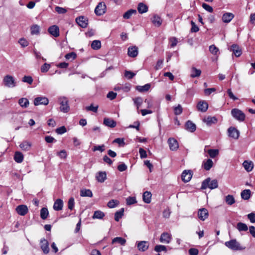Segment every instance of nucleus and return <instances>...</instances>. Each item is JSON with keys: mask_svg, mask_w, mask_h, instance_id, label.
<instances>
[{"mask_svg": "<svg viewBox=\"0 0 255 255\" xmlns=\"http://www.w3.org/2000/svg\"><path fill=\"white\" fill-rule=\"evenodd\" d=\"M60 107V111L63 113H67L70 110L67 99L64 97H60L58 99Z\"/></svg>", "mask_w": 255, "mask_h": 255, "instance_id": "4", "label": "nucleus"}, {"mask_svg": "<svg viewBox=\"0 0 255 255\" xmlns=\"http://www.w3.org/2000/svg\"><path fill=\"white\" fill-rule=\"evenodd\" d=\"M154 251L156 252L159 253L162 251H166V248L165 246L163 245H156L154 247Z\"/></svg>", "mask_w": 255, "mask_h": 255, "instance_id": "52", "label": "nucleus"}, {"mask_svg": "<svg viewBox=\"0 0 255 255\" xmlns=\"http://www.w3.org/2000/svg\"><path fill=\"white\" fill-rule=\"evenodd\" d=\"M151 21L153 24L157 27L160 26L162 22L160 17L157 15H154L151 18Z\"/></svg>", "mask_w": 255, "mask_h": 255, "instance_id": "29", "label": "nucleus"}, {"mask_svg": "<svg viewBox=\"0 0 255 255\" xmlns=\"http://www.w3.org/2000/svg\"><path fill=\"white\" fill-rule=\"evenodd\" d=\"M201 73V71L199 69H197L195 67H193L191 69V77L195 78L199 77Z\"/></svg>", "mask_w": 255, "mask_h": 255, "instance_id": "43", "label": "nucleus"}, {"mask_svg": "<svg viewBox=\"0 0 255 255\" xmlns=\"http://www.w3.org/2000/svg\"><path fill=\"white\" fill-rule=\"evenodd\" d=\"M185 128L190 132H194L196 129V126L192 122L188 121L185 124Z\"/></svg>", "mask_w": 255, "mask_h": 255, "instance_id": "25", "label": "nucleus"}, {"mask_svg": "<svg viewBox=\"0 0 255 255\" xmlns=\"http://www.w3.org/2000/svg\"><path fill=\"white\" fill-rule=\"evenodd\" d=\"M127 204L130 205L136 203V198L134 197H128L126 199Z\"/></svg>", "mask_w": 255, "mask_h": 255, "instance_id": "56", "label": "nucleus"}, {"mask_svg": "<svg viewBox=\"0 0 255 255\" xmlns=\"http://www.w3.org/2000/svg\"><path fill=\"white\" fill-rule=\"evenodd\" d=\"M101 46V43L99 40H94L91 43V47L95 50L99 49Z\"/></svg>", "mask_w": 255, "mask_h": 255, "instance_id": "46", "label": "nucleus"}, {"mask_svg": "<svg viewBox=\"0 0 255 255\" xmlns=\"http://www.w3.org/2000/svg\"><path fill=\"white\" fill-rule=\"evenodd\" d=\"M202 7L208 12H212L213 11L212 7L207 4V3H203L202 4Z\"/></svg>", "mask_w": 255, "mask_h": 255, "instance_id": "63", "label": "nucleus"}, {"mask_svg": "<svg viewBox=\"0 0 255 255\" xmlns=\"http://www.w3.org/2000/svg\"><path fill=\"white\" fill-rule=\"evenodd\" d=\"M168 143L169 148L171 150L176 151L179 148V144L176 139L174 138L170 137L168 139Z\"/></svg>", "mask_w": 255, "mask_h": 255, "instance_id": "8", "label": "nucleus"}, {"mask_svg": "<svg viewBox=\"0 0 255 255\" xmlns=\"http://www.w3.org/2000/svg\"><path fill=\"white\" fill-rule=\"evenodd\" d=\"M56 132L59 134H62L66 132V129L65 127L62 126L57 128L56 129Z\"/></svg>", "mask_w": 255, "mask_h": 255, "instance_id": "61", "label": "nucleus"}, {"mask_svg": "<svg viewBox=\"0 0 255 255\" xmlns=\"http://www.w3.org/2000/svg\"><path fill=\"white\" fill-rule=\"evenodd\" d=\"M96 177L98 182L102 183L106 179L107 175L105 172L101 171L97 173Z\"/></svg>", "mask_w": 255, "mask_h": 255, "instance_id": "26", "label": "nucleus"}, {"mask_svg": "<svg viewBox=\"0 0 255 255\" xmlns=\"http://www.w3.org/2000/svg\"><path fill=\"white\" fill-rule=\"evenodd\" d=\"M3 83L4 86L12 88L16 86V82L13 77L11 75H5L3 79Z\"/></svg>", "mask_w": 255, "mask_h": 255, "instance_id": "3", "label": "nucleus"}, {"mask_svg": "<svg viewBox=\"0 0 255 255\" xmlns=\"http://www.w3.org/2000/svg\"><path fill=\"white\" fill-rule=\"evenodd\" d=\"M182 108L181 106L179 104L177 107L174 108V114L176 115H179L182 113Z\"/></svg>", "mask_w": 255, "mask_h": 255, "instance_id": "54", "label": "nucleus"}, {"mask_svg": "<svg viewBox=\"0 0 255 255\" xmlns=\"http://www.w3.org/2000/svg\"><path fill=\"white\" fill-rule=\"evenodd\" d=\"M203 121L208 125L211 126L212 124H216L217 122V119L215 117L209 116L204 119Z\"/></svg>", "mask_w": 255, "mask_h": 255, "instance_id": "27", "label": "nucleus"}, {"mask_svg": "<svg viewBox=\"0 0 255 255\" xmlns=\"http://www.w3.org/2000/svg\"><path fill=\"white\" fill-rule=\"evenodd\" d=\"M18 42L20 44V45L23 47H26L28 45V41L23 38H20Z\"/></svg>", "mask_w": 255, "mask_h": 255, "instance_id": "58", "label": "nucleus"}, {"mask_svg": "<svg viewBox=\"0 0 255 255\" xmlns=\"http://www.w3.org/2000/svg\"><path fill=\"white\" fill-rule=\"evenodd\" d=\"M49 215V212L46 208H42L40 210V217L43 220H45Z\"/></svg>", "mask_w": 255, "mask_h": 255, "instance_id": "39", "label": "nucleus"}, {"mask_svg": "<svg viewBox=\"0 0 255 255\" xmlns=\"http://www.w3.org/2000/svg\"><path fill=\"white\" fill-rule=\"evenodd\" d=\"M93 150L94 151H95L96 150H99L102 152L105 150V145L102 144L101 145L94 146Z\"/></svg>", "mask_w": 255, "mask_h": 255, "instance_id": "60", "label": "nucleus"}, {"mask_svg": "<svg viewBox=\"0 0 255 255\" xmlns=\"http://www.w3.org/2000/svg\"><path fill=\"white\" fill-rule=\"evenodd\" d=\"M98 106H94L93 104H91L90 106L86 107V110L87 111H92L94 113H97L98 111Z\"/></svg>", "mask_w": 255, "mask_h": 255, "instance_id": "50", "label": "nucleus"}, {"mask_svg": "<svg viewBox=\"0 0 255 255\" xmlns=\"http://www.w3.org/2000/svg\"><path fill=\"white\" fill-rule=\"evenodd\" d=\"M105 216V214L101 211L98 210L95 211L93 216V219H102Z\"/></svg>", "mask_w": 255, "mask_h": 255, "instance_id": "40", "label": "nucleus"}, {"mask_svg": "<svg viewBox=\"0 0 255 255\" xmlns=\"http://www.w3.org/2000/svg\"><path fill=\"white\" fill-rule=\"evenodd\" d=\"M137 12L135 9H130L126 11L123 15V17L125 19H128L131 17L133 14H136Z\"/></svg>", "mask_w": 255, "mask_h": 255, "instance_id": "34", "label": "nucleus"}, {"mask_svg": "<svg viewBox=\"0 0 255 255\" xmlns=\"http://www.w3.org/2000/svg\"><path fill=\"white\" fill-rule=\"evenodd\" d=\"M119 204V202L117 200H112L110 201L107 204V206L110 208H113L116 207Z\"/></svg>", "mask_w": 255, "mask_h": 255, "instance_id": "49", "label": "nucleus"}, {"mask_svg": "<svg viewBox=\"0 0 255 255\" xmlns=\"http://www.w3.org/2000/svg\"><path fill=\"white\" fill-rule=\"evenodd\" d=\"M75 206V201L73 197H71L68 202V208L69 209L72 210L73 209Z\"/></svg>", "mask_w": 255, "mask_h": 255, "instance_id": "53", "label": "nucleus"}, {"mask_svg": "<svg viewBox=\"0 0 255 255\" xmlns=\"http://www.w3.org/2000/svg\"><path fill=\"white\" fill-rule=\"evenodd\" d=\"M20 147L22 150H28L30 148L31 144L29 142L24 141L19 145Z\"/></svg>", "mask_w": 255, "mask_h": 255, "instance_id": "48", "label": "nucleus"}, {"mask_svg": "<svg viewBox=\"0 0 255 255\" xmlns=\"http://www.w3.org/2000/svg\"><path fill=\"white\" fill-rule=\"evenodd\" d=\"M208 107V105L205 101H200L197 105V108L199 111L202 112H206Z\"/></svg>", "mask_w": 255, "mask_h": 255, "instance_id": "23", "label": "nucleus"}, {"mask_svg": "<svg viewBox=\"0 0 255 255\" xmlns=\"http://www.w3.org/2000/svg\"><path fill=\"white\" fill-rule=\"evenodd\" d=\"M14 159L17 163H21L23 160V155L21 152L16 151L14 155Z\"/></svg>", "mask_w": 255, "mask_h": 255, "instance_id": "32", "label": "nucleus"}, {"mask_svg": "<svg viewBox=\"0 0 255 255\" xmlns=\"http://www.w3.org/2000/svg\"><path fill=\"white\" fill-rule=\"evenodd\" d=\"M192 176L191 170H185L182 173L181 178L184 182H188L191 179Z\"/></svg>", "mask_w": 255, "mask_h": 255, "instance_id": "15", "label": "nucleus"}, {"mask_svg": "<svg viewBox=\"0 0 255 255\" xmlns=\"http://www.w3.org/2000/svg\"><path fill=\"white\" fill-rule=\"evenodd\" d=\"M65 57L67 60H73L76 58V54L75 52H72L67 54Z\"/></svg>", "mask_w": 255, "mask_h": 255, "instance_id": "57", "label": "nucleus"}, {"mask_svg": "<svg viewBox=\"0 0 255 255\" xmlns=\"http://www.w3.org/2000/svg\"><path fill=\"white\" fill-rule=\"evenodd\" d=\"M209 154L211 158L216 157L219 154V150L216 149H210L206 151Z\"/></svg>", "mask_w": 255, "mask_h": 255, "instance_id": "38", "label": "nucleus"}, {"mask_svg": "<svg viewBox=\"0 0 255 255\" xmlns=\"http://www.w3.org/2000/svg\"><path fill=\"white\" fill-rule=\"evenodd\" d=\"M150 88V84H146L144 86H137L136 89L140 92H144L148 91Z\"/></svg>", "mask_w": 255, "mask_h": 255, "instance_id": "36", "label": "nucleus"}, {"mask_svg": "<svg viewBox=\"0 0 255 255\" xmlns=\"http://www.w3.org/2000/svg\"><path fill=\"white\" fill-rule=\"evenodd\" d=\"M225 201L227 204L229 205H232L235 202L233 196L231 195H228L226 197Z\"/></svg>", "mask_w": 255, "mask_h": 255, "instance_id": "45", "label": "nucleus"}, {"mask_svg": "<svg viewBox=\"0 0 255 255\" xmlns=\"http://www.w3.org/2000/svg\"><path fill=\"white\" fill-rule=\"evenodd\" d=\"M135 75V73L130 71L126 70L125 72V76L128 79H132Z\"/></svg>", "mask_w": 255, "mask_h": 255, "instance_id": "55", "label": "nucleus"}, {"mask_svg": "<svg viewBox=\"0 0 255 255\" xmlns=\"http://www.w3.org/2000/svg\"><path fill=\"white\" fill-rule=\"evenodd\" d=\"M139 153L141 158H144L147 157L146 152L142 148H140L139 149Z\"/></svg>", "mask_w": 255, "mask_h": 255, "instance_id": "62", "label": "nucleus"}, {"mask_svg": "<svg viewBox=\"0 0 255 255\" xmlns=\"http://www.w3.org/2000/svg\"><path fill=\"white\" fill-rule=\"evenodd\" d=\"M225 245L233 251H240L245 249V248L241 246L240 244L238 242L236 239H233L229 241L226 242Z\"/></svg>", "mask_w": 255, "mask_h": 255, "instance_id": "2", "label": "nucleus"}, {"mask_svg": "<svg viewBox=\"0 0 255 255\" xmlns=\"http://www.w3.org/2000/svg\"><path fill=\"white\" fill-rule=\"evenodd\" d=\"M88 21V19L84 16H80L76 18L77 23L82 28L87 26Z\"/></svg>", "mask_w": 255, "mask_h": 255, "instance_id": "10", "label": "nucleus"}, {"mask_svg": "<svg viewBox=\"0 0 255 255\" xmlns=\"http://www.w3.org/2000/svg\"><path fill=\"white\" fill-rule=\"evenodd\" d=\"M236 228L239 232H245L248 231V226L246 224L243 223L242 222H239L237 223Z\"/></svg>", "mask_w": 255, "mask_h": 255, "instance_id": "35", "label": "nucleus"}, {"mask_svg": "<svg viewBox=\"0 0 255 255\" xmlns=\"http://www.w3.org/2000/svg\"><path fill=\"white\" fill-rule=\"evenodd\" d=\"M19 104L23 108H26L29 105V101L26 98H21L19 100Z\"/></svg>", "mask_w": 255, "mask_h": 255, "instance_id": "47", "label": "nucleus"}, {"mask_svg": "<svg viewBox=\"0 0 255 255\" xmlns=\"http://www.w3.org/2000/svg\"><path fill=\"white\" fill-rule=\"evenodd\" d=\"M248 218L251 223H255V214L254 213L249 214L248 215Z\"/></svg>", "mask_w": 255, "mask_h": 255, "instance_id": "64", "label": "nucleus"}, {"mask_svg": "<svg viewBox=\"0 0 255 255\" xmlns=\"http://www.w3.org/2000/svg\"><path fill=\"white\" fill-rule=\"evenodd\" d=\"M103 123L105 126L110 128H114L117 125L114 120L107 118H104Z\"/></svg>", "mask_w": 255, "mask_h": 255, "instance_id": "22", "label": "nucleus"}, {"mask_svg": "<svg viewBox=\"0 0 255 255\" xmlns=\"http://www.w3.org/2000/svg\"><path fill=\"white\" fill-rule=\"evenodd\" d=\"M50 67V64L44 63L41 67V71L42 72L44 73L48 71Z\"/></svg>", "mask_w": 255, "mask_h": 255, "instance_id": "59", "label": "nucleus"}, {"mask_svg": "<svg viewBox=\"0 0 255 255\" xmlns=\"http://www.w3.org/2000/svg\"><path fill=\"white\" fill-rule=\"evenodd\" d=\"M80 196L82 197H92L93 193L90 189H82L80 191Z\"/></svg>", "mask_w": 255, "mask_h": 255, "instance_id": "37", "label": "nucleus"}, {"mask_svg": "<svg viewBox=\"0 0 255 255\" xmlns=\"http://www.w3.org/2000/svg\"><path fill=\"white\" fill-rule=\"evenodd\" d=\"M213 165V162L210 159H208L203 161L202 163V167L203 168L207 170H209Z\"/></svg>", "mask_w": 255, "mask_h": 255, "instance_id": "19", "label": "nucleus"}, {"mask_svg": "<svg viewBox=\"0 0 255 255\" xmlns=\"http://www.w3.org/2000/svg\"><path fill=\"white\" fill-rule=\"evenodd\" d=\"M33 103L36 106L39 105L46 106L48 104L49 100L45 97H38L34 99Z\"/></svg>", "mask_w": 255, "mask_h": 255, "instance_id": "7", "label": "nucleus"}, {"mask_svg": "<svg viewBox=\"0 0 255 255\" xmlns=\"http://www.w3.org/2000/svg\"><path fill=\"white\" fill-rule=\"evenodd\" d=\"M48 32L50 34L55 37H57L59 35V29L57 26L52 25L49 27L48 29Z\"/></svg>", "mask_w": 255, "mask_h": 255, "instance_id": "17", "label": "nucleus"}, {"mask_svg": "<svg viewBox=\"0 0 255 255\" xmlns=\"http://www.w3.org/2000/svg\"><path fill=\"white\" fill-rule=\"evenodd\" d=\"M128 54L130 57H135L138 54V49L135 46L129 47L128 51Z\"/></svg>", "mask_w": 255, "mask_h": 255, "instance_id": "18", "label": "nucleus"}, {"mask_svg": "<svg viewBox=\"0 0 255 255\" xmlns=\"http://www.w3.org/2000/svg\"><path fill=\"white\" fill-rule=\"evenodd\" d=\"M251 191L249 189H246L241 193V197L244 200H248L250 198Z\"/></svg>", "mask_w": 255, "mask_h": 255, "instance_id": "42", "label": "nucleus"}, {"mask_svg": "<svg viewBox=\"0 0 255 255\" xmlns=\"http://www.w3.org/2000/svg\"><path fill=\"white\" fill-rule=\"evenodd\" d=\"M136 245L138 250L141 252H145L149 248V243L146 241L137 242Z\"/></svg>", "mask_w": 255, "mask_h": 255, "instance_id": "14", "label": "nucleus"}, {"mask_svg": "<svg viewBox=\"0 0 255 255\" xmlns=\"http://www.w3.org/2000/svg\"><path fill=\"white\" fill-rule=\"evenodd\" d=\"M15 210L18 214L21 216H24L28 212V208L27 206L24 205L18 206Z\"/></svg>", "mask_w": 255, "mask_h": 255, "instance_id": "16", "label": "nucleus"}, {"mask_svg": "<svg viewBox=\"0 0 255 255\" xmlns=\"http://www.w3.org/2000/svg\"><path fill=\"white\" fill-rule=\"evenodd\" d=\"M209 50L211 53L215 55H217L219 52V49L214 45L210 46Z\"/></svg>", "mask_w": 255, "mask_h": 255, "instance_id": "51", "label": "nucleus"}, {"mask_svg": "<svg viewBox=\"0 0 255 255\" xmlns=\"http://www.w3.org/2000/svg\"><path fill=\"white\" fill-rule=\"evenodd\" d=\"M228 135L234 139H238L239 137L240 132L235 128L230 127L228 129Z\"/></svg>", "mask_w": 255, "mask_h": 255, "instance_id": "11", "label": "nucleus"}, {"mask_svg": "<svg viewBox=\"0 0 255 255\" xmlns=\"http://www.w3.org/2000/svg\"><path fill=\"white\" fill-rule=\"evenodd\" d=\"M137 10L140 13H143L147 11L148 7L143 3H139L137 6Z\"/></svg>", "mask_w": 255, "mask_h": 255, "instance_id": "33", "label": "nucleus"}, {"mask_svg": "<svg viewBox=\"0 0 255 255\" xmlns=\"http://www.w3.org/2000/svg\"><path fill=\"white\" fill-rule=\"evenodd\" d=\"M234 17V15L231 12H226L223 14L222 20L225 23L230 22Z\"/></svg>", "mask_w": 255, "mask_h": 255, "instance_id": "21", "label": "nucleus"}, {"mask_svg": "<svg viewBox=\"0 0 255 255\" xmlns=\"http://www.w3.org/2000/svg\"><path fill=\"white\" fill-rule=\"evenodd\" d=\"M134 105L136 106L137 109H138L140 106L141 105L143 100L141 97H137L133 99Z\"/></svg>", "mask_w": 255, "mask_h": 255, "instance_id": "44", "label": "nucleus"}, {"mask_svg": "<svg viewBox=\"0 0 255 255\" xmlns=\"http://www.w3.org/2000/svg\"><path fill=\"white\" fill-rule=\"evenodd\" d=\"M126 243V240L122 237H116L112 240V244H118L122 246H125Z\"/></svg>", "mask_w": 255, "mask_h": 255, "instance_id": "28", "label": "nucleus"}, {"mask_svg": "<svg viewBox=\"0 0 255 255\" xmlns=\"http://www.w3.org/2000/svg\"><path fill=\"white\" fill-rule=\"evenodd\" d=\"M232 116L240 122H243L245 119V114L238 109H233L231 111Z\"/></svg>", "mask_w": 255, "mask_h": 255, "instance_id": "5", "label": "nucleus"}, {"mask_svg": "<svg viewBox=\"0 0 255 255\" xmlns=\"http://www.w3.org/2000/svg\"><path fill=\"white\" fill-rule=\"evenodd\" d=\"M231 50L236 57H239L242 54V50L240 47L237 44H233L231 47Z\"/></svg>", "mask_w": 255, "mask_h": 255, "instance_id": "24", "label": "nucleus"}, {"mask_svg": "<svg viewBox=\"0 0 255 255\" xmlns=\"http://www.w3.org/2000/svg\"><path fill=\"white\" fill-rule=\"evenodd\" d=\"M218 186V183L217 180L214 179L211 181L210 178H208L203 181L201 189H206L209 188L211 189H214L217 188Z\"/></svg>", "mask_w": 255, "mask_h": 255, "instance_id": "1", "label": "nucleus"}, {"mask_svg": "<svg viewBox=\"0 0 255 255\" xmlns=\"http://www.w3.org/2000/svg\"><path fill=\"white\" fill-rule=\"evenodd\" d=\"M106 11V5L104 2H99L95 9V13L97 15H103Z\"/></svg>", "mask_w": 255, "mask_h": 255, "instance_id": "6", "label": "nucleus"}, {"mask_svg": "<svg viewBox=\"0 0 255 255\" xmlns=\"http://www.w3.org/2000/svg\"><path fill=\"white\" fill-rule=\"evenodd\" d=\"M243 165L244 168L248 172L251 171L253 170V167H254V164H253V162L248 161L247 160H246L243 162Z\"/></svg>", "mask_w": 255, "mask_h": 255, "instance_id": "30", "label": "nucleus"}, {"mask_svg": "<svg viewBox=\"0 0 255 255\" xmlns=\"http://www.w3.org/2000/svg\"><path fill=\"white\" fill-rule=\"evenodd\" d=\"M152 194L150 192L145 191L142 196L143 201L146 203H149L151 202Z\"/></svg>", "mask_w": 255, "mask_h": 255, "instance_id": "31", "label": "nucleus"}, {"mask_svg": "<svg viewBox=\"0 0 255 255\" xmlns=\"http://www.w3.org/2000/svg\"><path fill=\"white\" fill-rule=\"evenodd\" d=\"M172 239V236L167 232H164L161 234L160 238V242L164 244H169Z\"/></svg>", "mask_w": 255, "mask_h": 255, "instance_id": "9", "label": "nucleus"}, {"mask_svg": "<svg viewBox=\"0 0 255 255\" xmlns=\"http://www.w3.org/2000/svg\"><path fill=\"white\" fill-rule=\"evenodd\" d=\"M63 207V202L60 199H57L55 201L53 205V209L55 211H60L61 210Z\"/></svg>", "mask_w": 255, "mask_h": 255, "instance_id": "20", "label": "nucleus"}, {"mask_svg": "<svg viewBox=\"0 0 255 255\" xmlns=\"http://www.w3.org/2000/svg\"><path fill=\"white\" fill-rule=\"evenodd\" d=\"M209 216L207 209L206 208L200 209L198 212V217L202 221H205Z\"/></svg>", "mask_w": 255, "mask_h": 255, "instance_id": "13", "label": "nucleus"}, {"mask_svg": "<svg viewBox=\"0 0 255 255\" xmlns=\"http://www.w3.org/2000/svg\"><path fill=\"white\" fill-rule=\"evenodd\" d=\"M40 248L45 254L49 252V243L45 239H41L40 242Z\"/></svg>", "mask_w": 255, "mask_h": 255, "instance_id": "12", "label": "nucleus"}, {"mask_svg": "<svg viewBox=\"0 0 255 255\" xmlns=\"http://www.w3.org/2000/svg\"><path fill=\"white\" fill-rule=\"evenodd\" d=\"M124 209L122 208L119 211H117L115 214V220L118 222L124 215Z\"/></svg>", "mask_w": 255, "mask_h": 255, "instance_id": "41", "label": "nucleus"}]
</instances>
